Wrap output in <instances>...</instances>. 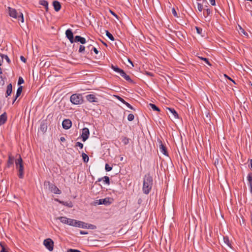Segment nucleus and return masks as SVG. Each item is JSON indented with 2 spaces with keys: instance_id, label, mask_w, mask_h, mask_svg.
Wrapping results in <instances>:
<instances>
[{
  "instance_id": "obj_1",
  "label": "nucleus",
  "mask_w": 252,
  "mask_h": 252,
  "mask_svg": "<svg viewBox=\"0 0 252 252\" xmlns=\"http://www.w3.org/2000/svg\"><path fill=\"white\" fill-rule=\"evenodd\" d=\"M153 184L152 177L149 174L145 175L143 180L142 190L144 193L148 194L151 191Z\"/></svg>"
},
{
  "instance_id": "obj_2",
  "label": "nucleus",
  "mask_w": 252,
  "mask_h": 252,
  "mask_svg": "<svg viewBox=\"0 0 252 252\" xmlns=\"http://www.w3.org/2000/svg\"><path fill=\"white\" fill-rule=\"evenodd\" d=\"M16 168L18 170V176L20 178L22 179L24 177V165L23 164V160L20 155L19 158L15 161Z\"/></svg>"
},
{
  "instance_id": "obj_3",
  "label": "nucleus",
  "mask_w": 252,
  "mask_h": 252,
  "mask_svg": "<svg viewBox=\"0 0 252 252\" xmlns=\"http://www.w3.org/2000/svg\"><path fill=\"white\" fill-rule=\"evenodd\" d=\"M70 101L74 104H81L83 102L82 96L80 94H73L70 98Z\"/></svg>"
},
{
  "instance_id": "obj_4",
  "label": "nucleus",
  "mask_w": 252,
  "mask_h": 252,
  "mask_svg": "<svg viewBox=\"0 0 252 252\" xmlns=\"http://www.w3.org/2000/svg\"><path fill=\"white\" fill-rule=\"evenodd\" d=\"M44 245L49 251H52L54 248V242L50 238L45 239L43 242Z\"/></svg>"
},
{
  "instance_id": "obj_5",
  "label": "nucleus",
  "mask_w": 252,
  "mask_h": 252,
  "mask_svg": "<svg viewBox=\"0 0 252 252\" xmlns=\"http://www.w3.org/2000/svg\"><path fill=\"white\" fill-rule=\"evenodd\" d=\"M110 198H105L104 199H100L99 200H96L94 202L95 205H100V204H104L105 205H109L111 203V202L110 201Z\"/></svg>"
},
{
  "instance_id": "obj_6",
  "label": "nucleus",
  "mask_w": 252,
  "mask_h": 252,
  "mask_svg": "<svg viewBox=\"0 0 252 252\" xmlns=\"http://www.w3.org/2000/svg\"><path fill=\"white\" fill-rule=\"evenodd\" d=\"M90 135V131L88 128L84 127L82 129L81 138L83 142L86 141L89 138Z\"/></svg>"
},
{
  "instance_id": "obj_7",
  "label": "nucleus",
  "mask_w": 252,
  "mask_h": 252,
  "mask_svg": "<svg viewBox=\"0 0 252 252\" xmlns=\"http://www.w3.org/2000/svg\"><path fill=\"white\" fill-rule=\"evenodd\" d=\"M47 183L52 192L57 194H60L61 193V190H60L54 184H51L49 182H48Z\"/></svg>"
},
{
  "instance_id": "obj_8",
  "label": "nucleus",
  "mask_w": 252,
  "mask_h": 252,
  "mask_svg": "<svg viewBox=\"0 0 252 252\" xmlns=\"http://www.w3.org/2000/svg\"><path fill=\"white\" fill-rule=\"evenodd\" d=\"M65 35L66 37L69 40L71 43L74 42V38L73 37V32L70 29H67L65 31Z\"/></svg>"
},
{
  "instance_id": "obj_9",
  "label": "nucleus",
  "mask_w": 252,
  "mask_h": 252,
  "mask_svg": "<svg viewBox=\"0 0 252 252\" xmlns=\"http://www.w3.org/2000/svg\"><path fill=\"white\" fill-rule=\"evenodd\" d=\"M62 126L63 128L65 129H69L72 126L71 121L69 119H65L63 121Z\"/></svg>"
},
{
  "instance_id": "obj_10",
  "label": "nucleus",
  "mask_w": 252,
  "mask_h": 252,
  "mask_svg": "<svg viewBox=\"0 0 252 252\" xmlns=\"http://www.w3.org/2000/svg\"><path fill=\"white\" fill-rule=\"evenodd\" d=\"M9 10V14L10 16L14 18H17L18 16V13L15 9L12 8L11 7H8Z\"/></svg>"
},
{
  "instance_id": "obj_11",
  "label": "nucleus",
  "mask_w": 252,
  "mask_h": 252,
  "mask_svg": "<svg viewBox=\"0 0 252 252\" xmlns=\"http://www.w3.org/2000/svg\"><path fill=\"white\" fill-rule=\"evenodd\" d=\"M86 99L88 101L90 102H97V98L95 96L94 94H90L86 96Z\"/></svg>"
},
{
  "instance_id": "obj_12",
  "label": "nucleus",
  "mask_w": 252,
  "mask_h": 252,
  "mask_svg": "<svg viewBox=\"0 0 252 252\" xmlns=\"http://www.w3.org/2000/svg\"><path fill=\"white\" fill-rule=\"evenodd\" d=\"M74 42H79L82 44H85L86 42V39L79 35H76L75 36Z\"/></svg>"
},
{
  "instance_id": "obj_13",
  "label": "nucleus",
  "mask_w": 252,
  "mask_h": 252,
  "mask_svg": "<svg viewBox=\"0 0 252 252\" xmlns=\"http://www.w3.org/2000/svg\"><path fill=\"white\" fill-rule=\"evenodd\" d=\"M159 151L163 155L167 156V151L166 147L163 145L161 140L159 141Z\"/></svg>"
},
{
  "instance_id": "obj_14",
  "label": "nucleus",
  "mask_w": 252,
  "mask_h": 252,
  "mask_svg": "<svg viewBox=\"0 0 252 252\" xmlns=\"http://www.w3.org/2000/svg\"><path fill=\"white\" fill-rule=\"evenodd\" d=\"M167 109L172 114V117L173 119H176L179 118L178 113L174 109L171 108H167Z\"/></svg>"
},
{
  "instance_id": "obj_15",
  "label": "nucleus",
  "mask_w": 252,
  "mask_h": 252,
  "mask_svg": "<svg viewBox=\"0 0 252 252\" xmlns=\"http://www.w3.org/2000/svg\"><path fill=\"white\" fill-rule=\"evenodd\" d=\"M7 120V116L6 113H4L0 115V126L3 125Z\"/></svg>"
},
{
  "instance_id": "obj_16",
  "label": "nucleus",
  "mask_w": 252,
  "mask_h": 252,
  "mask_svg": "<svg viewBox=\"0 0 252 252\" xmlns=\"http://www.w3.org/2000/svg\"><path fill=\"white\" fill-rule=\"evenodd\" d=\"M87 225H88V223H85L83 221L77 220L76 226L80 227V228H86Z\"/></svg>"
},
{
  "instance_id": "obj_17",
  "label": "nucleus",
  "mask_w": 252,
  "mask_h": 252,
  "mask_svg": "<svg viewBox=\"0 0 252 252\" xmlns=\"http://www.w3.org/2000/svg\"><path fill=\"white\" fill-rule=\"evenodd\" d=\"M53 5L54 8V9L56 11H58L61 9V5L60 3L58 1H54L53 2Z\"/></svg>"
},
{
  "instance_id": "obj_18",
  "label": "nucleus",
  "mask_w": 252,
  "mask_h": 252,
  "mask_svg": "<svg viewBox=\"0 0 252 252\" xmlns=\"http://www.w3.org/2000/svg\"><path fill=\"white\" fill-rule=\"evenodd\" d=\"M120 75L122 77H123L126 81L132 82V80L130 79V77L127 75L123 70H122V72H121L120 73Z\"/></svg>"
},
{
  "instance_id": "obj_19",
  "label": "nucleus",
  "mask_w": 252,
  "mask_h": 252,
  "mask_svg": "<svg viewBox=\"0 0 252 252\" xmlns=\"http://www.w3.org/2000/svg\"><path fill=\"white\" fill-rule=\"evenodd\" d=\"M12 86L11 83L8 84L7 86L6 92V97L10 95L12 93Z\"/></svg>"
},
{
  "instance_id": "obj_20",
  "label": "nucleus",
  "mask_w": 252,
  "mask_h": 252,
  "mask_svg": "<svg viewBox=\"0 0 252 252\" xmlns=\"http://www.w3.org/2000/svg\"><path fill=\"white\" fill-rule=\"evenodd\" d=\"M23 87L22 86H20L18 88L17 92L16 94V95L15 97V99L13 100V103L15 102V101L16 100V99L21 95L22 92Z\"/></svg>"
},
{
  "instance_id": "obj_21",
  "label": "nucleus",
  "mask_w": 252,
  "mask_h": 252,
  "mask_svg": "<svg viewBox=\"0 0 252 252\" xmlns=\"http://www.w3.org/2000/svg\"><path fill=\"white\" fill-rule=\"evenodd\" d=\"M57 200L58 201H59L62 205L67 206L69 208H72L73 207V204L71 202V201L64 202V201H59L58 199Z\"/></svg>"
},
{
  "instance_id": "obj_22",
  "label": "nucleus",
  "mask_w": 252,
  "mask_h": 252,
  "mask_svg": "<svg viewBox=\"0 0 252 252\" xmlns=\"http://www.w3.org/2000/svg\"><path fill=\"white\" fill-rule=\"evenodd\" d=\"M76 220L68 218V222L67 223V224H69L71 226H76Z\"/></svg>"
},
{
  "instance_id": "obj_23",
  "label": "nucleus",
  "mask_w": 252,
  "mask_h": 252,
  "mask_svg": "<svg viewBox=\"0 0 252 252\" xmlns=\"http://www.w3.org/2000/svg\"><path fill=\"white\" fill-rule=\"evenodd\" d=\"M57 219L60 220L61 222L64 224H67L68 222V218L65 217H60L57 218Z\"/></svg>"
},
{
  "instance_id": "obj_24",
  "label": "nucleus",
  "mask_w": 252,
  "mask_h": 252,
  "mask_svg": "<svg viewBox=\"0 0 252 252\" xmlns=\"http://www.w3.org/2000/svg\"><path fill=\"white\" fill-rule=\"evenodd\" d=\"M40 4L45 6L46 10L47 11L48 9V3L47 1L45 0H42L39 1Z\"/></svg>"
},
{
  "instance_id": "obj_25",
  "label": "nucleus",
  "mask_w": 252,
  "mask_h": 252,
  "mask_svg": "<svg viewBox=\"0 0 252 252\" xmlns=\"http://www.w3.org/2000/svg\"><path fill=\"white\" fill-rule=\"evenodd\" d=\"M247 180L249 181V185L251 188V190L252 191V174H249L247 176Z\"/></svg>"
},
{
  "instance_id": "obj_26",
  "label": "nucleus",
  "mask_w": 252,
  "mask_h": 252,
  "mask_svg": "<svg viewBox=\"0 0 252 252\" xmlns=\"http://www.w3.org/2000/svg\"><path fill=\"white\" fill-rule=\"evenodd\" d=\"M224 243L229 248H231V245L229 242V239L227 237H223Z\"/></svg>"
},
{
  "instance_id": "obj_27",
  "label": "nucleus",
  "mask_w": 252,
  "mask_h": 252,
  "mask_svg": "<svg viewBox=\"0 0 252 252\" xmlns=\"http://www.w3.org/2000/svg\"><path fill=\"white\" fill-rule=\"evenodd\" d=\"M40 130L43 132H45L47 129V125L45 124V123H42L40 125Z\"/></svg>"
},
{
  "instance_id": "obj_28",
  "label": "nucleus",
  "mask_w": 252,
  "mask_h": 252,
  "mask_svg": "<svg viewBox=\"0 0 252 252\" xmlns=\"http://www.w3.org/2000/svg\"><path fill=\"white\" fill-rule=\"evenodd\" d=\"M122 141L124 145H127L129 142V139L125 136L122 137Z\"/></svg>"
},
{
  "instance_id": "obj_29",
  "label": "nucleus",
  "mask_w": 252,
  "mask_h": 252,
  "mask_svg": "<svg viewBox=\"0 0 252 252\" xmlns=\"http://www.w3.org/2000/svg\"><path fill=\"white\" fill-rule=\"evenodd\" d=\"M112 68L115 71L119 74L122 72V69L119 68L118 66H114L113 65H112L111 66Z\"/></svg>"
},
{
  "instance_id": "obj_30",
  "label": "nucleus",
  "mask_w": 252,
  "mask_h": 252,
  "mask_svg": "<svg viewBox=\"0 0 252 252\" xmlns=\"http://www.w3.org/2000/svg\"><path fill=\"white\" fill-rule=\"evenodd\" d=\"M149 106L154 111H160L159 108L156 105H155L154 104L150 103L149 104Z\"/></svg>"
},
{
  "instance_id": "obj_31",
  "label": "nucleus",
  "mask_w": 252,
  "mask_h": 252,
  "mask_svg": "<svg viewBox=\"0 0 252 252\" xmlns=\"http://www.w3.org/2000/svg\"><path fill=\"white\" fill-rule=\"evenodd\" d=\"M14 159V158L11 155L8 156V164H12L13 163V161Z\"/></svg>"
},
{
  "instance_id": "obj_32",
  "label": "nucleus",
  "mask_w": 252,
  "mask_h": 252,
  "mask_svg": "<svg viewBox=\"0 0 252 252\" xmlns=\"http://www.w3.org/2000/svg\"><path fill=\"white\" fill-rule=\"evenodd\" d=\"M106 35L111 41H114L115 40L112 34L108 31H106Z\"/></svg>"
},
{
  "instance_id": "obj_33",
  "label": "nucleus",
  "mask_w": 252,
  "mask_h": 252,
  "mask_svg": "<svg viewBox=\"0 0 252 252\" xmlns=\"http://www.w3.org/2000/svg\"><path fill=\"white\" fill-rule=\"evenodd\" d=\"M16 19H18V20L21 21L22 23L24 22V16L22 13L20 12L19 14L18 15L17 18Z\"/></svg>"
},
{
  "instance_id": "obj_34",
  "label": "nucleus",
  "mask_w": 252,
  "mask_h": 252,
  "mask_svg": "<svg viewBox=\"0 0 252 252\" xmlns=\"http://www.w3.org/2000/svg\"><path fill=\"white\" fill-rule=\"evenodd\" d=\"M82 156L83 159V160L85 162H87L89 160V157L85 153H83L82 154Z\"/></svg>"
},
{
  "instance_id": "obj_35",
  "label": "nucleus",
  "mask_w": 252,
  "mask_h": 252,
  "mask_svg": "<svg viewBox=\"0 0 252 252\" xmlns=\"http://www.w3.org/2000/svg\"><path fill=\"white\" fill-rule=\"evenodd\" d=\"M197 9L199 12H201L203 9V5L201 3L197 2Z\"/></svg>"
},
{
  "instance_id": "obj_36",
  "label": "nucleus",
  "mask_w": 252,
  "mask_h": 252,
  "mask_svg": "<svg viewBox=\"0 0 252 252\" xmlns=\"http://www.w3.org/2000/svg\"><path fill=\"white\" fill-rule=\"evenodd\" d=\"M86 228L91 229H95L96 228V226L94 225L88 223V225H87Z\"/></svg>"
},
{
  "instance_id": "obj_37",
  "label": "nucleus",
  "mask_w": 252,
  "mask_h": 252,
  "mask_svg": "<svg viewBox=\"0 0 252 252\" xmlns=\"http://www.w3.org/2000/svg\"><path fill=\"white\" fill-rule=\"evenodd\" d=\"M102 179H104L103 181L106 184H107V185H109L110 184V179H109V177H108V176H104Z\"/></svg>"
},
{
  "instance_id": "obj_38",
  "label": "nucleus",
  "mask_w": 252,
  "mask_h": 252,
  "mask_svg": "<svg viewBox=\"0 0 252 252\" xmlns=\"http://www.w3.org/2000/svg\"><path fill=\"white\" fill-rule=\"evenodd\" d=\"M201 60L204 61L209 65L211 66V64L210 63L208 59L203 57H199Z\"/></svg>"
},
{
  "instance_id": "obj_39",
  "label": "nucleus",
  "mask_w": 252,
  "mask_h": 252,
  "mask_svg": "<svg viewBox=\"0 0 252 252\" xmlns=\"http://www.w3.org/2000/svg\"><path fill=\"white\" fill-rule=\"evenodd\" d=\"M134 116L132 114H130L127 116V120L129 121H132L134 120Z\"/></svg>"
},
{
  "instance_id": "obj_40",
  "label": "nucleus",
  "mask_w": 252,
  "mask_h": 252,
  "mask_svg": "<svg viewBox=\"0 0 252 252\" xmlns=\"http://www.w3.org/2000/svg\"><path fill=\"white\" fill-rule=\"evenodd\" d=\"M206 13L205 12L203 13V14H204V16L205 17H207L208 16H209L210 14V13H211L210 9H208V8L206 9Z\"/></svg>"
},
{
  "instance_id": "obj_41",
  "label": "nucleus",
  "mask_w": 252,
  "mask_h": 252,
  "mask_svg": "<svg viewBox=\"0 0 252 252\" xmlns=\"http://www.w3.org/2000/svg\"><path fill=\"white\" fill-rule=\"evenodd\" d=\"M0 245L1 247V250L0 252H8V251L6 250L4 245L2 243H0Z\"/></svg>"
},
{
  "instance_id": "obj_42",
  "label": "nucleus",
  "mask_w": 252,
  "mask_h": 252,
  "mask_svg": "<svg viewBox=\"0 0 252 252\" xmlns=\"http://www.w3.org/2000/svg\"><path fill=\"white\" fill-rule=\"evenodd\" d=\"M75 147H79L80 149H82L83 147V144L81 143V142H77L76 143L75 145Z\"/></svg>"
},
{
  "instance_id": "obj_43",
  "label": "nucleus",
  "mask_w": 252,
  "mask_h": 252,
  "mask_svg": "<svg viewBox=\"0 0 252 252\" xmlns=\"http://www.w3.org/2000/svg\"><path fill=\"white\" fill-rule=\"evenodd\" d=\"M85 49V46L83 45H80L79 49V53H83Z\"/></svg>"
},
{
  "instance_id": "obj_44",
  "label": "nucleus",
  "mask_w": 252,
  "mask_h": 252,
  "mask_svg": "<svg viewBox=\"0 0 252 252\" xmlns=\"http://www.w3.org/2000/svg\"><path fill=\"white\" fill-rule=\"evenodd\" d=\"M115 97L119 100H120L121 102H122V103H123L124 104H125L126 101L123 98H122L121 97L118 96V95H115Z\"/></svg>"
},
{
  "instance_id": "obj_45",
  "label": "nucleus",
  "mask_w": 252,
  "mask_h": 252,
  "mask_svg": "<svg viewBox=\"0 0 252 252\" xmlns=\"http://www.w3.org/2000/svg\"><path fill=\"white\" fill-rule=\"evenodd\" d=\"M112 167L110 166L108 164L106 163L105 164V170L107 171H110L112 170Z\"/></svg>"
},
{
  "instance_id": "obj_46",
  "label": "nucleus",
  "mask_w": 252,
  "mask_h": 252,
  "mask_svg": "<svg viewBox=\"0 0 252 252\" xmlns=\"http://www.w3.org/2000/svg\"><path fill=\"white\" fill-rule=\"evenodd\" d=\"M24 79H23V78L22 77H20L19 78V79H18V84L19 85L23 84L24 83Z\"/></svg>"
},
{
  "instance_id": "obj_47",
  "label": "nucleus",
  "mask_w": 252,
  "mask_h": 252,
  "mask_svg": "<svg viewBox=\"0 0 252 252\" xmlns=\"http://www.w3.org/2000/svg\"><path fill=\"white\" fill-rule=\"evenodd\" d=\"M220 161L219 159L217 158L215 159L214 164L216 167H217V165H220Z\"/></svg>"
},
{
  "instance_id": "obj_48",
  "label": "nucleus",
  "mask_w": 252,
  "mask_h": 252,
  "mask_svg": "<svg viewBox=\"0 0 252 252\" xmlns=\"http://www.w3.org/2000/svg\"><path fill=\"white\" fill-rule=\"evenodd\" d=\"M172 13L174 15L175 17H178L177 13L174 8H172Z\"/></svg>"
},
{
  "instance_id": "obj_49",
  "label": "nucleus",
  "mask_w": 252,
  "mask_h": 252,
  "mask_svg": "<svg viewBox=\"0 0 252 252\" xmlns=\"http://www.w3.org/2000/svg\"><path fill=\"white\" fill-rule=\"evenodd\" d=\"M125 104L127 107H128L129 109H132V110H133L134 108H133V107L130 104H129L128 102H125Z\"/></svg>"
},
{
  "instance_id": "obj_50",
  "label": "nucleus",
  "mask_w": 252,
  "mask_h": 252,
  "mask_svg": "<svg viewBox=\"0 0 252 252\" xmlns=\"http://www.w3.org/2000/svg\"><path fill=\"white\" fill-rule=\"evenodd\" d=\"M67 252H81L80 251L75 249H68Z\"/></svg>"
},
{
  "instance_id": "obj_51",
  "label": "nucleus",
  "mask_w": 252,
  "mask_h": 252,
  "mask_svg": "<svg viewBox=\"0 0 252 252\" xmlns=\"http://www.w3.org/2000/svg\"><path fill=\"white\" fill-rule=\"evenodd\" d=\"M195 28H196L197 32L199 34H201V32L202 31V29L200 28H198L197 27H196Z\"/></svg>"
},
{
  "instance_id": "obj_52",
  "label": "nucleus",
  "mask_w": 252,
  "mask_h": 252,
  "mask_svg": "<svg viewBox=\"0 0 252 252\" xmlns=\"http://www.w3.org/2000/svg\"><path fill=\"white\" fill-rule=\"evenodd\" d=\"M4 59L6 60V61L9 63H10V59L7 55H4Z\"/></svg>"
},
{
  "instance_id": "obj_53",
  "label": "nucleus",
  "mask_w": 252,
  "mask_h": 252,
  "mask_svg": "<svg viewBox=\"0 0 252 252\" xmlns=\"http://www.w3.org/2000/svg\"><path fill=\"white\" fill-rule=\"evenodd\" d=\"M240 29L241 30V32H242L245 35H247V32L245 31V30L242 28L240 26Z\"/></svg>"
},
{
  "instance_id": "obj_54",
  "label": "nucleus",
  "mask_w": 252,
  "mask_h": 252,
  "mask_svg": "<svg viewBox=\"0 0 252 252\" xmlns=\"http://www.w3.org/2000/svg\"><path fill=\"white\" fill-rule=\"evenodd\" d=\"M209 1L211 5L213 6L216 5L215 0H209Z\"/></svg>"
},
{
  "instance_id": "obj_55",
  "label": "nucleus",
  "mask_w": 252,
  "mask_h": 252,
  "mask_svg": "<svg viewBox=\"0 0 252 252\" xmlns=\"http://www.w3.org/2000/svg\"><path fill=\"white\" fill-rule=\"evenodd\" d=\"M92 50L94 51V52L96 54H97L98 53V51L97 50V49L95 47H93L92 48Z\"/></svg>"
},
{
  "instance_id": "obj_56",
  "label": "nucleus",
  "mask_w": 252,
  "mask_h": 252,
  "mask_svg": "<svg viewBox=\"0 0 252 252\" xmlns=\"http://www.w3.org/2000/svg\"><path fill=\"white\" fill-rule=\"evenodd\" d=\"M146 74L150 76H153V74L151 72L146 71Z\"/></svg>"
},
{
  "instance_id": "obj_57",
  "label": "nucleus",
  "mask_w": 252,
  "mask_h": 252,
  "mask_svg": "<svg viewBox=\"0 0 252 252\" xmlns=\"http://www.w3.org/2000/svg\"><path fill=\"white\" fill-rule=\"evenodd\" d=\"M225 76L226 77H227L229 80H230V81H231L232 82H233L234 84H235V81L233 80H232L231 78H230L229 77H228L226 75H225Z\"/></svg>"
},
{
  "instance_id": "obj_58",
  "label": "nucleus",
  "mask_w": 252,
  "mask_h": 252,
  "mask_svg": "<svg viewBox=\"0 0 252 252\" xmlns=\"http://www.w3.org/2000/svg\"><path fill=\"white\" fill-rule=\"evenodd\" d=\"M80 233L81 234H88V232H86V231H82V230H81L80 231Z\"/></svg>"
},
{
  "instance_id": "obj_59",
  "label": "nucleus",
  "mask_w": 252,
  "mask_h": 252,
  "mask_svg": "<svg viewBox=\"0 0 252 252\" xmlns=\"http://www.w3.org/2000/svg\"><path fill=\"white\" fill-rule=\"evenodd\" d=\"M20 59H21L23 62H24V63H25V62H26V59H25L23 56H21V57H20Z\"/></svg>"
},
{
  "instance_id": "obj_60",
  "label": "nucleus",
  "mask_w": 252,
  "mask_h": 252,
  "mask_svg": "<svg viewBox=\"0 0 252 252\" xmlns=\"http://www.w3.org/2000/svg\"><path fill=\"white\" fill-rule=\"evenodd\" d=\"M60 140L61 141H64L65 140V139L64 137H61V138H60Z\"/></svg>"
},
{
  "instance_id": "obj_61",
  "label": "nucleus",
  "mask_w": 252,
  "mask_h": 252,
  "mask_svg": "<svg viewBox=\"0 0 252 252\" xmlns=\"http://www.w3.org/2000/svg\"><path fill=\"white\" fill-rule=\"evenodd\" d=\"M111 11V13H112V14L113 15H114V16H115L116 17H117V15L113 11Z\"/></svg>"
},
{
  "instance_id": "obj_62",
  "label": "nucleus",
  "mask_w": 252,
  "mask_h": 252,
  "mask_svg": "<svg viewBox=\"0 0 252 252\" xmlns=\"http://www.w3.org/2000/svg\"><path fill=\"white\" fill-rule=\"evenodd\" d=\"M250 167L252 169V159L250 160Z\"/></svg>"
},
{
  "instance_id": "obj_63",
  "label": "nucleus",
  "mask_w": 252,
  "mask_h": 252,
  "mask_svg": "<svg viewBox=\"0 0 252 252\" xmlns=\"http://www.w3.org/2000/svg\"><path fill=\"white\" fill-rule=\"evenodd\" d=\"M128 62L132 65V66H133L132 62L129 59H128Z\"/></svg>"
},
{
  "instance_id": "obj_64",
  "label": "nucleus",
  "mask_w": 252,
  "mask_h": 252,
  "mask_svg": "<svg viewBox=\"0 0 252 252\" xmlns=\"http://www.w3.org/2000/svg\"><path fill=\"white\" fill-rule=\"evenodd\" d=\"M101 180H102V179H98L97 181L100 182Z\"/></svg>"
}]
</instances>
